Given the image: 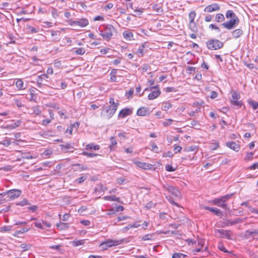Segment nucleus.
Returning a JSON list of instances; mask_svg holds the SVG:
<instances>
[{"instance_id":"1","label":"nucleus","mask_w":258,"mask_h":258,"mask_svg":"<svg viewBox=\"0 0 258 258\" xmlns=\"http://www.w3.org/2000/svg\"><path fill=\"white\" fill-rule=\"evenodd\" d=\"M234 195L233 193L227 194L219 198L214 199L212 201L214 205L223 208L224 210H228L226 202L229 200Z\"/></svg>"},{"instance_id":"2","label":"nucleus","mask_w":258,"mask_h":258,"mask_svg":"<svg viewBox=\"0 0 258 258\" xmlns=\"http://www.w3.org/2000/svg\"><path fill=\"white\" fill-rule=\"evenodd\" d=\"M115 30V28L111 25H107L104 27L103 30H100V34L106 40H109L113 35V32Z\"/></svg>"},{"instance_id":"3","label":"nucleus","mask_w":258,"mask_h":258,"mask_svg":"<svg viewBox=\"0 0 258 258\" xmlns=\"http://www.w3.org/2000/svg\"><path fill=\"white\" fill-rule=\"evenodd\" d=\"M224 44L219 40L216 39H211L206 42L207 48L211 50H217L223 47Z\"/></svg>"},{"instance_id":"4","label":"nucleus","mask_w":258,"mask_h":258,"mask_svg":"<svg viewBox=\"0 0 258 258\" xmlns=\"http://www.w3.org/2000/svg\"><path fill=\"white\" fill-rule=\"evenodd\" d=\"M123 240H113V239H107L106 241L102 242L100 244V246L102 247L103 250L107 249L108 247H111L112 246H117L122 243H123Z\"/></svg>"},{"instance_id":"5","label":"nucleus","mask_w":258,"mask_h":258,"mask_svg":"<svg viewBox=\"0 0 258 258\" xmlns=\"http://www.w3.org/2000/svg\"><path fill=\"white\" fill-rule=\"evenodd\" d=\"M116 112L115 107L111 108L110 105L106 106L102 110L101 116L105 119H109Z\"/></svg>"},{"instance_id":"6","label":"nucleus","mask_w":258,"mask_h":258,"mask_svg":"<svg viewBox=\"0 0 258 258\" xmlns=\"http://www.w3.org/2000/svg\"><path fill=\"white\" fill-rule=\"evenodd\" d=\"M239 22V18L230 19V20L227 21L221 24V25L228 30H231L235 28Z\"/></svg>"},{"instance_id":"7","label":"nucleus","mask_w":258,"mask_h":258,"mask_svg":"<svg viewBox=\"0 0 258 258\" xmlns=\"http://www.w3.org/2000/svg\"><path fill=\"white\" fill-rule=\"evenodd\" d=\"M6 194H7L10 200H14L22 194V191L18 189H12L6 191Z\"/></svg>"},{"instance_id":"8","label":"nucleus","mask_w":258,"mask_h":258,"mask_svg":"<svg viewBox=\"0 0 258 258\" xmlns=\"http://www.w3.org/2000/svg\"><path fill=\"white\" fill-rule=\"evenodd\" d=\"M163 188L170 193L172 195L179 197L180 196V192L175 187L169 184H163Z\"/></svg>"},{"instance_id":"9","label":"nucleus","mask_w":258,"mask_h":258,"mask_svg":"<svg viewBox=\"0 0 258 258\" xmlns=\"http://www.w3.org/2000/svg\"><path fill=\"white\" fill-rule=\"evenodd\" d=\"M48 76L47 74H43L37 77L36 80L38 87H41L43 85H47L48 82Z\"/></svg>"},{"instance_id":"10","label":"nucleus","mask_w":258,"mask_h":258,"mask_svg":"<svg viewBox=\"0 0 258 258\" xmlns=\"http://www.w3.org/2000/svg\"><path fill=\"white\" fill-rule=\"evenodd\" d=\"M89 24L88 20L86 18H82L77 21H73L70 23L71 26L77 25L80 27H85Z\"/></svg>"},{"instance_id":"11","label":"nucleus","mask_w":258,"mask_h":258,"mask_svg":"<svg viewBox=\"0 0 258 258\" xmlns=\"http://www.w3.org/2000/svg\"><path fill=\"white\" fill-rule=\"evenodd\" d=\"M220 9V7L218 4H212L209 6H207L204 9V12L207 13H211L214 11H218Z\"/></svg>"},{"instance_id":"12","label":"nucleus","mask_w":258,"mask_h":258,"mask_svg":"<svg viewBox=\"0 0 258 258\" xmlns=\"http://www.w3.org/2000/svg\"><path fill=\"white\" fill-rule=\"evenodd\" d=\"M133 113V109L128 108H125L121 110L118 114V117L124 118L130 115Z\"/></svg>"},{"instance_id":"13","label":"nucleus","mask_w":258,"mask_h":258,"mask_svg":"<svg viewBox=\"0 0 258 258\" xmlns=\"http://www.w3.org/2000/svg\"><path fill=\"white\" fill-rule=\"evenodd\" d=\"M226 146L230 148L231 149L238 152L240 149V146L239 144H237L235 142H229L226 143Z\"/></svg>"},{"instance_id":"14","label":"nucleus","mask_w":258,"mask_h":258,"mask_svg":"<svg viewBox=\"0 0 258 258\" xmlns=\"http://www.w3.org/2000/svg\"><path fill=\"white\" fill-rule=\"evenodd\" d=\"M204 209L207 210H209L211 212L214 213L216 216H222L223 214V212L220 210L216 208L210 207L208 206H205Z\"/></svg>"},{"instance_id":"15","label":"nucleus","mask_w":258,"mask_h":258,"mask_svg":"<svg viewBox=\"0 0 258 258\" xmlns=\"http://www.w3.org/2000/svg\"><path fill=\"white\" fill-rule=\"evenodd\" d=\"M156 90L152 91L149 95H148V99L149 100H153L156 98H157L161 94L160 90L157 88H156Z\"/></svg>"},{"instance_id":"16","label":"nucleus","mask_w":258,"mask_h":258,"mask_svg":"<svg viewBox=\"0 0 258 258\" xmlns=\"http://www.w3.org/2000/svg\"><path fill=\"white\" fill-rule=\"evenodd\" d=\"M218 232L222 237H226L228 239H231V231L230 230H225L223 229L218 230Z\"/></svg>"},{"instance_id":"17","label":"nucleus","mask_w":258,"mask_h":258,"mask_svg":"<svg viewBox=\"0 0 258 258\" xmlns=\"http://www.w3.org/2000/svg\"><path fill=\"white\" fill-rule=\"evenodd\" d=\"M148 113L149 109L144 107L140 108L137 111V114L141 116H146Z\"/></svg>"},{"instance_id":"18","label":"nucleus","mask_w":258,"mask_h":258,"mask_svg":"<svg viewBox=\"0 0 258 258\" xmlns=\"http://www.w3.org/2000/svg\"><path fill=\"white\" fill-rule=\"evenodd\" d=\"M85 149L86 150L96 151L99 150L100 146L99 145H95L94 143H92L86 145Z\"/></svg>"},{"instance_id":"19","label":"nucleus","mask_w":258,"mask_h":258,"mask_svg":"<svg viewBox=\"0 0 258 258\" xmlns=\"http://www.w3.org/2000/svg\"><path fill=\"white\" fill-rule=\"evenodd\" d=\"M107 189L106 186L103 185L102 183L98 184L95 188V191L101 194L104 192Z\"/></svg>"},{"instance_id":"20","label":"nucleus","mask_w":258,"mask_h":258,"mask_svg":"<svg viewBox=\"0 0 258 258\" xmlns=\"http://www.w3.org/2000/svg\"><path fill=\"white\" fill-rule=\"evenodd\" d=\"M135 163L138 167L144 169H148L150 168L151 165L148 163L142 162L140 161L136 162Z\"/></svg>"},{"instance_id":"21","label":"nucleus","mask_w":258,"mask_h":258,"mask_svg":"<svg viewBox=\"0 0 258 258\" xmlns=\"http://www.w3.org/2000/svg\"><path fill=\"white\" fill-rule=\"evenodd\" d=\"M243 33V31L240 29H235L232 32L233 37L236 39L240 37Z\"/></svg>"},{"instance_id":"22","label":"nucleus","mask_w":258,"mask_h":258,"mask_svg":"<svg viewBox=\"0 0 258 258\" xmlns=\"http://www.w3.org/2000/svg\"><path fill=\"white\" fill-rule=\"evenodd\" d=\"M57 228L60 230H66L69 228V224L60 222L56 225Z\"/></svg>"},{"instance_id":"23","label":"nucleus","mask_w":258,"mask_h":258,"mask_svg":"<svg viewBox=\"0 0 258 258\" xmlns=\"http://www.w3.org/2000/svg\"><path fill=\"white\" fill-rule=\"evenodd\" d=\"M103 199L104 200L106 201H115L117 202L118 203H120V198L118 197H116L115 196H105L103 197Z\"/></svg>"},{"instance_id":"24","label":"nucleus","mask_w":258,"mask_h":258,"mask_svg":"<svg viewBox=\"0 0 258 258\" xmlns=\"http://www.w3.org/2000/svg\"><path fill=\"white\" fill-rule=\"evenodd\" d=\"M226 18L227 19H238V17L235 15V14L232 10H228L227 11L226 13Z\"/></svg>"},{"instance_id":"25","label":"nucleus","mask_w":258,"mask_h":258,"mask_svg":"<svg viewBox=\"0 0 258 258\" xmlns=\"http://www.w3.org/2000/svg\"><path fill=\"white\" fill-rule=\"evenodd\" d=\"M247 102L250 105L253 110L258 109V102L252 99H248Z\"/></svg>"},{"instance_id":"26","label":"nucleus","mask_w":258,"mask_h":258,"mask_svg":"<svg viewBox=\"0 0 258 258\" xmlns=\"http://www.w3.org/2000/svg\"><path fill=\"white\" fill-rule=\"evenodd\" d=\"M15 84L18 90H21L25 89L23 81L21 79H18Z\"/></svg>"},{"instance_id":"27","label":"nucleus","mask_w":258,"mask_h":258,"mask_svg":"<svg viewBox=\"0 0 258 258\" xmlns=\"http://www.w3.org/2000/svg\"><path fill=\"white\" fill-rule=\"evenodd\" d=\"M73 166H78V168H77L76 169H74L75 171H83V170H86L88 169L87 167L83 165L82 164H79V163H76L73 165Z\"/></svg>"},{"instance_id":"28","label":"nucleus","mask_w":258,"mask_h":258,"mask_svg":"<svg viewBox=\"0 0 258 258\" xmlns=\"http://www.w3.org/2000/svg\"><path fill=\"white\" fill-rule=\"evenodd\" d=\"M189 28L194 33L197 32L198 30L197 26L195 22H189Z\"/></svg>"},{"instance_id":"29","label":"nucleus","mask_w":258,"mask_h":258,"mask_svg":"<svg viewBox=\"0 0 258 258\" xmlns=\"http://www.w3.org/2000/svg\"><path fill=\"white\" fill-rule=\"evenodd\" d=\"M124 38L127 40H131L133 37V34L130 31H124L123 33Z\"/></svg>"},{"instance_id":"30","label":"nucleus","mask_w":258,"mask_h":258,"mask_svg":"<svg viewBox=\"0 0 258 258\" xmlns=\"http://www.w3.org/2000/svg\"><path fill=\"white\" fill-rule=\"evenodd\" d=\"M242 222H243V219H240L239 218H235L233 220H228V223L230 224L231 225H235V224L239 223H241Z\"/></svg>"},{"instance_id":"31","label":"nucleus","mask_w":258,"mask_h":258,"mask_svg":"<svg viewBox=\"0 0 258 258\" xmlns=\"http://www.w3.org/2000/svg\"><path fill=\"white\" fill-rule=\"evenodd\" d=\"M215 20L218 23L222 22L225 20L224 16L221 13L217 14L215 17Z\"/></svg>"},{"instance_id":"32","label":"nucleus","mask_w":258,"mask_h":258,"mask_svg":"<svg viewBox=\"0 0 258 258\" xmlns=\"http://www.w3.org/2000/svg\"><path fill=\"white\" fill-rule=\"evenodd\" d=\"M172 104L168 102H165L163 103L162 109L163 110L167 111L168 109H169L172 107Z\"/></svg>"},{"instance_id":"33","label":"nucleus","mask_w":258,"mask_h":258,"mask_svg":"<svg viewBox=\"0 0 258 258\" xmlns=\"http://www.w3.org/2000/svg\"><path fill=\"white\" fill-rule=\"evenodd\" d=\"M231 103L235 106H237L240 108L243 105V103L241 101L231 100Z\"/></svg>"},{"instance_id":"34","label":"nucleus","mask_w":258,"mask_h":258,"mask_svg":"<svg viewBox=\"0 0 258 258\" xmlns=\"http://www.w3.org/2000/svg\"><path fill=\"white\" fill-rule=\"evenodd\" d=\"M218 248L220 250H221L225 253H232V251H229L227 250L226 249V248L225 247V246L223 245V244L221 243H219V244L218 245Z\"/></svg>"},{"instance_id":"35","label":"nucleus","mask_w":258,"mask_h":258,"mask_svg":"<svg viewBox=\"0 0 258 258\" xmlns=\"http://www.w3.org/2000/svg\"><path fill=\"white\" fill-rule=\"evenodd\" d=\"M196 13L195 11L190 12L188 15L189 22H195Z\"/></svg>"},{"instance_id":"36","label":"nucleus","mask_w":258,"mask_h":258,"mask_svg":"<svg viewBox=\"0 0 258 258\" xmlns=\"http://www.w3.org/2000/svg\"><path fill=\"white\" fill-rule=\"evenodd\" d=\"M29 229L26 228H23L21 229L20 230H17L15 232V233L14 234V236H18L20 234H23L27 231H28Z\"/></svg>"},{"instance_id":"37","label":"nucleus","mask_w":258,"mask_h":258,"mask_svg":"<svg viewBox=\"0 0 258 258\" xmlns=\"http://www.w3.org/2000/svg\"><path fill=\"white\" fill-rule=\"evenodd\" d=\"M109 103L111 105V108L115 107L116 108V110H117V106L119 105L118 103H116L114 101V100L113 98H110L109 100Z\"/></svg>"},{"instance_id":"38","label":"nucleus","mask_w":258,"mask_h":258,"mask_svg":"<svg viewBox=\"0 0 258 258\" xmlns=\"http://www.w3.org/2000/svg\"><path fill=\"white\" fill-rule=\"evenodd\" d=\"M81 154L84 155V156H87L88 157H91V158L92 157H96V156L98 155V154H96V153H88V152H86V151L83 152L81 153Z\"/></svg>"},{"instance_id":"39","label":"nucleus","mask_w":258,"mask_h":258,"mask_svg":"<svg viewBox=\"0 0 258 258\" xmlns=\"http://www.w3.org/2000/svg\"><path fill=\"white\" fill-rule=\"evenodd\" d=\"M110 150H113V147L115 146L117 144V142L114 139L113 137H111L110 138Z\"/></svg>"},{"instance_id":"40","label":"nucleus","mask_w":258,"mask_h":258,"mask_svg":"<svg viewBox=\"0 0 258 258\" xmlns=\"http://www.w3.org/2000/svg\"><path fill=\"white\" fill-rule=\"evenodd\" d=\"M74 52L77 54L83 55L85 53V49L84 48H79L76 49Z\"/></svg>"},{"instance_id":"41","label":"nucleus","mask_w":258,"mask_h":258,"mask_svg":"<svg viewBox=\"0 0 258 258\" xmlns=\"http://www.w3.org/2000/svg\"><path fill=\"white\" fill-rule=\"evenodd\" d=\"M240 95L239 93H238L237 92H234L232 94V99L234 100H238L240 99Z\"/></svg>"},{"instance_id":"42","label":"nucleus","mask_w":258,"mask_h":258,"mask_svg":"<svg viewBox=\"0 0 258 258\" xmlns=\"http://www.w3.org/2000/svg\"><path fill=\"white\" fill-rule=\"evenodd\" d=\"M251 236H253L252 231H250L249 230H247L245 231L244 234V236L245 238L248 239Z\"/></svg>"},{"instance_id":"43","label":"nucleus","mask_w":258,"mask_h":258,"mask_svg":"<svg viewBox=\"0 0 258 258\" xmlns=\"http://www.w3.org/2000/svg\"><path fill=\"white\" fill-rule=\"evenodd\" d=\"M0 144L3 145L5 147H8L11 144V141L10 139H6L2 142H0Z\"/></svg>"},{"instance_id":"44","label":"nucleus","mask_w":258,"mask_h":258,"mask_svg":"<svg viewBox=\"0 0 258 258\" xmlns=\"http://www.w3.org/2000/svg\"><path fill=\"white\" fill-rule=\"evenodd\" d=\"M29 203H28V201L26 199H24L23 200L20 201L19 203H17L16 204V205L20 206H24L27 205H29Z\"/></svg>"},{"instance_id":"45","label":"nucleus","mask_w":258,"mask_h":258,"mask_svg":"<svg viewBox=\"0 0 258 258\" xmlns=\"http://www.w3.org/2000/svg\"><path fill=\"white\" fill-rule=\"evenodd\" d=\"M166 199L168 200V201L170 202V203L171 204H172V205H175L177 207H179L177 203H175L172 199V198H171V197L170 196H166Z\"/></svg>"},{"instance_id":"46","label":"nucleus","mask_w":258,"mask_h":258,"mask_svg":"<svg viewBox=\"0 0 258 258\" xmlns=\"http://www.w3.org/2000/svg\"><path fill=\"white\" fill-rule=\"evenodd\" d=\"M153 235L152 234H146L144 235L142 237V239L143 240H151L152 239Z\"/></svg>"},{"instance_id":"47","label":"nucleus","mask_w":258,"mask_h":258,"mask_svg":"<svg viewBox=\"0 0 258 258\" xmlns=\"http://www.w3.org/2000/svg\"><path fill=\"white\" fill-rule=\"evenodd\" d=\"M198 150V147L195 145L189 147L187 150L188 152H197Z\"/></svg>"},{"instance_id":"48","label":"nucleus","mask_w":258,"mask_h":258,"mask_svg":"<svg viewBox=\"0 0 258 258\" xmlns=\"http://www.w3.org/2000/svg\"><path fill=\"white\" fill-rule=\"evenodd\" d=\"M253 155V153L252 152L247 153L244 160H251L252 159V156Z\"/></svg>"},{"instance_id":"49","label":"nucleus","mask_w":258,"mask_h":258,"mask_svg":"<svg viewBox=\"0 0 258 258\" xmlns=\"http://www.w3.org/2000/svg\"><path fill=\"white\" fill-rule=\"evenodd\" d=\"M195 70H196V68L193 67L188 66L187 67L186 71L187 73H188V74H191V73L192 72H195Z\"/></svg>"},{"instance_id":"50","label":"nucleus","mask_w":258,"mask_h":258,"mask_svg":"<svg viewBox=\"0 0 258 258\" xmlns=\"http://www.w3.org/2000/svg\"><path fill=\"white\" fill-rule=\"evenodd\" d=\"M34 225L36 227L40 228V229L44 228L43 226V221L35 222Z\"/></svg>"},{"instance_id":"51","label":"nucleus","mask_w":258,"mask_h":258,"mask_svg":"<svg viewBox=\"0 0 258 258\" xmlns=\"http://www.w3.org/2000/svg\"><path fill=\"white\" fill-rule=\"evenodd\" d=\"M59 218L62 221H67L70 217V214H65L62 215V217H61V215H59Z\"/></svg>"},{"instance_id":"52","label":"nucleus","mask_w":258,"mask_h":258,"mask_svg":"<svg viewBox=\"0 0 258 258\" xmlns=\"http://www.w3.org/2000/svg\"><path fill=\"white\" fill-rule=\"evenodd\" d=\"M86 179V177L84 176H82L79 177L76 179V181L78 183H81L84 182Z\"/></svg>"},{"instance_id":"53","label":"nucleus","mask_w":258,"mask_h":258,"mask_svg":"<svg viewBox=\"0 0 258 258\" xmlns=\"http://www.w3.org/2000/svg\"><path fill=\"white\" fill-rule=\"evenodd\" d=\"M60 146L62 150L69 149L71 147V145L70 143H67L64 145H60Z\"/></svg>"},{"instance_id":"54","label":"nucleus","mask_w":258,"mask_h":258,"mask_svg":"<svg viewBox=\"0 0 258 258\" xmlns=\"http://www.w3.org/2000/svg\"><path fill=\"white\" fill-rule=\"evenodd\" d=\"M209 28L212 29H215L218 32H220L221 31L220 29L218 27H217L215 24H210L209 25Z\"/></svg>"},{"instance_id":"55","label":"nucleus","mask_w":258,"mask_h":258,"mask_svg":"<svg viewBox=\"0 0 258 258\" xmlns=\"http://www.w3.org/2000/svg\"><path fill=\"white\" fill-rule=\"evenodd\" d=\"M151 150L154 151L155 153H159L158 147L155 143L152 144Z\"/></svg>"},{"instance_id":"56","label":"nucleus","mask_w":258,"mask_h":258,"mask_svg":"<svg viewBox=\"0 0 258 258\" xmlns=\"http://www.w3.org/2000/svg\"><path fill=\"white\" fill-rule=\"evenodd\" d=\"M134 94L133 89H130L128 92H126V96L128 99L132 97Z\"/></svg>"},{"instance_id":"57","label":"nucleus","mask_w":258,"mask_h":258,"mask_svg":"<svg viewBox=\"0 0 258 258\" xmlns=\"http://www.w3.org/2000/svg\"><path fill=\"white\" fill-rule=\"evenodd\" d=\"M173 154L171 151H168L167 152H165L163 154V157H173Z\"/></svg>"},{"instance_id":"58","label":"nucleus","mask_w":258,"mask_h":258,"mask_svg":"<svg viewBox=\"0 0 258 258\" xmlns=\"http://www.w3.org/2000/svg\"><path fill=\"white\" fill-rule=\"evenodd\" d=\"M11 230V227L10 226H3L1 227L0 231H9Z\"/></svg>"},{"instance_id":"59","label":"nucleus","mask_w":258,"mask_h":258,"mask_svg":"<svg viewBox=\"0 0 258 258\" xmlns=\"http://www.w3.org/2000/svg\"><path fill=\"white\" fill-rule=\"evenodd\" d=\"M166 170L170 172H172L175 170V169L171 165H167L165 166Z\"/></svg>"},{"instance_id":"60","label":"nucleus","mask_w":258,"mask_h":258,"mask_svg":"<svg viewBox=\"0 0 258 258\" xmlns=\"http://www.w3.org/2000/svg\"><path fill=\"white\" fill-rule=\"evenodd\" d=\"M181 256L184 257V255L180 253H174L173 254L172 258H181Z\"/></svg>"},{"instance_id":"61","label":"nucleus","mask_w":258,"mask_h":258,"mask_svg":"<svg viewBox=\"0 0 258 258\" xmlns=\"http://www.w3.org/2000/svg\"><path fill=\"white\" fill-rule=\"evenodd\" d=\"M136 53L138 54L140 56H142L143 55V49L141 47V46L139 47V48L137 49Z\"/></svg>"},{"instance_id":"62","label":"nucleus","mask_w":258,"mask_h":258,"mask_svg":"<svg viewBox=\"0 0 258 258\" xmlns=\"http://www.w3.org/2000/svg\"><path fill=\"white\" fill-rule=\"evenodd\" d=\"M153 9L155 10L157 12H162V9L160 7H158V5L157 4H154L153 6Z\"/></svg>"},{"instance_id":"63","label":"nucleus","mask_w":258,"mask_h":258,"mask_svg":"<svg viewBox=\"0 0 258 258\" xmlns=\"http://www.w3.org/2000/svg\"><path fill=\"white\" fill-rule=\"evenodd\" d=\"M104 20L103 17L101 16H97L93 18L94 21H103Z\"/></svg>"},{"instance_id":"64","label":"nucleus","mask_w":258,"mask_h":258,"mask_svg":"<svg viewBox=\"0 0 258 258\" xmlns=\"http://www.w3.org/2000/svg\"><path fill=\"white\" fill-rule=\"evenodd\" d=\"M52 152L50 150H45L43 153V155L45 156H49L52 154Z\"/></svg>"}]
</instances>
